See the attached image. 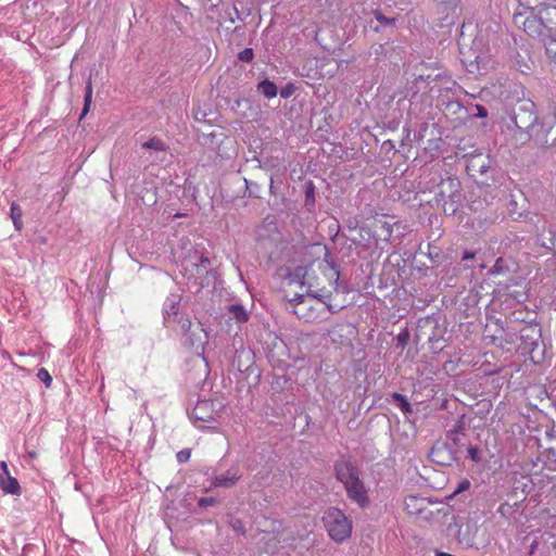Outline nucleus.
I'll return each mask as SVG.
<instances>
[{
  "label": "nucleus",
  "mask_w": 556,
  "mask_h": 556,
  "mask_svg": "<svg viewBox=\"0 0 556 556\" xmlns=\"http://www.w3.org/2000/svg\"><path fill=\"white\" fill-rule=\"evenodd\" d=\"M0 488L5 494L18 495L21 493L17 479L11 475L0 476Z\"/></svg>",
  "instance_id": "ddd939ff"
},
{
  "label": "nucleus",
  "mask_w": 556,
  "mask_h": 556,
  "mask_svg": "<svg viewBox=\"0 0 556 556\" xmlns=\"http://www.w3.org/2000/svg\"><path fill=\"white\" fill-rule=\"evenodd\" d=\"M288 306L300 320L312 324L329 318L330 314L338 312L342 306L333 303L332 299H324L318 294H307L294 291V296L287 300Z\"/></svg>",
  "instance_id": "f03ea898"
},
{
  "label": "nucleus",
  "mask_w": 556,
  "mask_h": 556,
  "mask_svg": "<svg viewBox=\"0 0 556 556\" xmlns=\"http://www.w3.org/2000/svg\"><path fill=\"white\" fill-rule=\"evenodd\" d=\"M397 340L404 341V338H401V336L397 337Z\"/></svg>",
  "instance_id": "58836bf2"
},
{
  "label": "nucleus",
  "mask_w": 556,
  "mask_h": 556,
  "mask_svg": "<svg viewBox=\"0 0 556 556\" xmlns=\"http://www.w3.org/2000/svg\"><path fill=\"white\" fill-rule=\"evenodd\" d=\"M460 182L457 178L447 177L446 179H442L438 186V191L435 192V204L438 206H442L445 213L448 211L451 214L455 213V203L457 202L455 198H458Z\"/></svg>",
  "instance_id": "39448f33"
},
{
  "label": "nucleus",
  "mask_w": 556,
  "mask_h": 556,
  "mask_svg": "<svg viewBox=\"0 0 556 556\" xmlns=\"http://www.w3.org/2000/svg\"><path fill=\"white\" fill-rule=\"evenodd\" d=\"M92 92H93V89H92L91 77H89L87 86H86V92H85V99H84V108H83V112H81L80 118H83L89 112V109H90V105H91V101H92Z\"/></svg>",
  "instance_id": "dca6fc26"
},
{
  "label": "nucleus",
  "mask_w": 556,
  "mask_h": 556,
  "mask_svg": "<svg viewBox=\"0 0 556 556\" xmlns=\"http://www.w3.org/2000/svg\"><path fill=\"white\" fill-rule=\"evenodd\" d=\"M294 92V86L292 84L287 85L285 88L280 90V96L283 99L289 98Z\"/></svg>",
  "instance_id": "cd10ccee"
},
{
  "label": "nucleus",
  "mask_w": 556,
  "mask_h": 556,
  "mask_svg": "<svg viewBox=\"0 0 556 556\" xmlns=\"http://www.w3.org/2000/svg\"><path fill=\"white\" fill-rule=\"evenodd\" d=\"M432 505L426 497H419L416 495H408L404 500V508L410 516H415L425 521H430L433 518V511L429 509Z\"/></svg>",
  "instance_id": "0eeeda50"
},
{
  "label": "nucleus",
  "mask_w": 556,
  "mask_h": 556,
  "mask_svg": "<svg viewBox=\"0 0 556 556\" xmlns=\"http://www.w3.org/2000/svg\"><path fill=\"white\" fill-rule=\"evenodd\" d=\"M0 468H1L2 472H3V476L11 475L7 462L2 460L0 463Z\"/></svg>",
  "instance_id": "473e14b6"
},
{
  "label": "nucleus",
  "mask_w": 556,
  "mask_h": 556,
  "mask_svg": "<svg viewBox=\"0 0 556 556\" xmlns=\"http://www.w3.org/2000/svg\"><path fill=\"white\" fill-rule=\"evenodd\" d=\"M544 46L547 56L552 60H556V37L546 40Z\"/></svg>",
  "instance_id": "412c9836"
},
{
  "label": "nucleus",
  "mask_w": 556,
  "mask_h": 556,
  "mask_svg": "<svg viewBox=\"0 0 556 556\" xmlns=\"http://www.w3.org/2000/svg\"><path fill=\"white\" fill-rule=\"evenodd\" d=\"M257 89L268 99L275 98L278 93L277 86L273 81L267 79L261 81L257 86Z\"/></svg>",
  "instance_id": "2eb2a0df"
},
{
  "label": "nucleus",
  "mask_w": 556,
  "mask_h": 556,
  "mask_svg": "<svg viewBox=\"0 0 556 556\" xmlns=\"http://www.w3.org/2000/svg\"><path fill=\"white\" fill-rule=\"evenodd\" d=\"M384 226H386V230H387V236L389 238L391 236V233H392V229H391V227L387 223H383V227Z\"/></svg>",
  "instance_id": "4c0bfd02"
},
{
  "label": "nucleus",
  "mask_w": 556,
  "mask_h": 556,
  "mask_svg": "<svg viewBox=\"0 0 556 556\" xmlns=\"http://www.w3.org/2000/svg\"><path fill=\"white\" fill-rule=\"evenodd\" d=\"M468 452H469V456H470V458L472 460H477L478 459V451H477V448L471 447V448H469Z\"/></svg>",
  "instance_id": "72a5a7b5"
},
{
  "label": "nucleus",
  "mask_w": 556,
  "mask_h": 556,
  "mask_svg": "<svg viewBox=\"0 0 556 556\" xmlns=\"http://www.w3.org/2000/svg\"><path fill=\"white\" fill-rule=\"evenodd\" d=\"M214 504H215V500L213 497H202L199 501L200 507H207V506H212Z\"/></svg>",
  "instance_id": "c85d7f7f"
},
{
  "label": "nucleus",
  "mask_w": 556,
  "mask_h": 556,
  "mask_svg": "<svg viewBox=\"0 0 556 556\" xmlns=\"http://www.w3.org/2000/svg\"><path fill=\"white\" fill-rule=\"evenodd\" d=\"M469 488H470V481L468 479H464L458 483V486L453 492V495H456L464 491H467Z\"/></svg>",
  "instance_id": "bb28decb"
},
{
  "label": "nucleus",
  "mask_w": 556,
  "mask_h": 556,
  "mask_svg": "<svg viewBox=\"0 0 556 556\" xmlns=\"http://www.w3.org/2000/svg\"><path fill=\"white\" fill-rule=\"evenodd\" d=\"M324 527L336 543H343L352 535L353 523L343 510L329 507L323 515Z\"/></svg>",
  "instance_id": "20e7f679"
},
{
  "label": "nucleus",
  "mask_w": 556,
  "mask_h": 556,
  "mask_svg": "<svg viewBox=\"0 0 556 556\" xmlns=\"http://www.w3.org/2000/svg\"><path fill=\"white\" fill-rule=\"evenodd\" d=\"M501 262H502V258H498V260L495 262V264H494V266H493V268H492V273H500V263H501Z\"/></svg>",
  "instance_id": "e433bc0d"
},
{
  "label": "nucleus",
  "mask_w": 556,
  "mask_h": 556,
  "mask_svg": "<svg viewBox=\"0 0 556 556\" xmlns=\"http://www.w3.org/2000/svg\"><path fill=\"white\" fill-rule=\"evenodd\" d=\"M177 309H178V303L177 302H173L172 305H170V308L166 311V314L168 316V318H170V315H177Z\"/></svg>",
  "instance_id": "7c9ffc66"
},
{
  "label": "nucleus",
  "mask_w": 556,
  "mask_h": 556,
  "mask_svg": "<svg viewBox=\"0 0 556 556\" xmlns=\"http://www.w3.org/2000/svg\"><path fill=\"white\" fill-rule=\"evenodd\" d=\"M443 446H434L432 450H431V456H432V459L437 463H441L443 464V462H441L439 459V456H440V453H441V450H442Z\"/></svg>",
  "instance_id": "c756f323"
},
{
  "label": "nucleus",
  "mask_w": 556,
  "mask_h": 556,
  "mask_svg": "<svg viewBox=\"0 0 556 556\" xmlns=\"http://www.w3.org/2000/svg\"><path fill=\"white\" fill-rule=\"evenodd\" d=\"M307 267L296 266L293 269L287 268L286 273L282 274V291L286 300L294 296V291L303 293L307 290Z\"/></svg>",
  "instance_id": "423d86ee"
},
{
  "label": "nucleus",
  "mask_w": 556,
  "mask_h": 556,
  "mask_svg": "<svg viewBox=\"0 0 556 556\" xmlns=\"http://www.w3.org/2000/svg\"><path fill=\"white\" fill-rule=\"evenodd\" d=\"M477 115L479 117H486L488 116V111L484 106L482 105H477Z\"/></svg>",
  "instance_id": "2f4dec72"
},
{
  "label": "nucleus",
  "mask_w": 556,
  "mask_h": 556,
  "mask_svg": "<svg viewBox=\"0 0 556 556\" xmlns=\"http://www.w3.org/2000/svg\"><path fill=\"white\" fill-rule=\"evenodd\" d=\"M397 340L404 341V338H401V336L397 337Z\"/></svg>",
  "instance_id": "ea45409f"
},
{
  "label": "nucleus",
  "mask_w": 556,
  "mask_h": 556,
  "mask_svg": "<svg viewBox=\"0 0 556 556\" xmlns=\"http://www.w3.org/2000/svg\"><path fill=\"white\" fill-rule=\"evenodd\" d=\"M230 312L232 313L233 317L238 321H247L248 320V313L245 309L240 305H231Z\"/></svg>",
  "instance_id": "aec40b11"
},
{
  "label": "nucleus",
  "mask_w": 556,
  "mask_h": 556,
  "mask_svg": "<svg viewBox=\"0 0 556 556\" xmlns=\"http://www.w3.org/2000/svg\"><path fill=\"white\" fill-rule=\"evenodd\" d=\"M375 18L383 25H393L395 23V18H389L382 14L380 10L374 11Z\"/></svg>",
  "instance_id": "5701e85b"
},
{
  "label": "nucleus",
  "mask_w": 556,
  "mask_h": 556,
  "mask_svg": "<svg viewBox=\"0 0 556 556\" xmlns=\"http://www.w3.org/2000/svg\"><path fill=\"white\" fill-rule=\"evenodd\" d=\"M327 256L326 247H319ZM307 292L318 294L324 299H333L338 293L339 270L326 257L313 261L307 266Z\"/></svg>",
  "instance_id": "7ed1b4c3"
},
{
  "label": "nucleus",
  "mask_w": 556,
  "mask_h": 556,
  "mask_svg": "<svg viewBox=\"0 0 556 556\" xmlns=\"http://www.w3.org/2000/svg\"><path fill=\"white\" fill-rule=\"evenodd\" d=\"M142 148L162 152H165L167 150L166 143L157 137H153L150 140L146 141L142 144Z\"/></svg>",
  "instance_id": "f3484780"
},
{
  "label": "nucleus",
  "mask_w": 556,
  "mask_h": 556,
  "mask_svg": "<svg viewBox=\"0 0 556 556\" xmlns=\"http://www.w3.org/2000/svg\"><path fill=\"white\" fill-rule=\"evenodd\" d=\"M463 62L466 65L468 72L477 73L479 75L485 74L491 63L489 56L486 55H477L473 60H471L470 56L464 55Z\"/></svg>",
  "instance_id": "f8f14e48"
},
{
  "label": "nucleus",
  "mask_w": 556,
  "mask_h": 556,
  "mask_svg": "<svg viewBox=\"0 0 556 556\" xmlns=\"http://www.w3.org/2000/svg\"><path fill=\"white\" fill-rule=\"evenodd\" d=\"M344 489L346 491L348 497L359 507L364 508L369 504L367 490L359 477L354 478V480L345 483Z\"/></svg>",
  "instance_id": "6e6552de"
},
{
  "label": "nucleus",
  "mask_w": 556,
  "mask_h": 556,
  "mask_svg": "<svg viewBox=\"0 0 556 556\" xmlns=\"http://www.w3.org/2000/svg\"><path fill=\"white\" fill-rule=\"evenodd\" d=\"M334 471L337 479L342 482L343 485L358 477L357 467L345 457H341L336 462Z\"/></svg>",
  "instance_id": "9d476101"
},
{
  "label": "nucleus",
  "mask_w": 556,
  "mask_h": 556,
  "mask_svg": "<svg viewBox=\"0 0 556 556\" xmlns=\"http://www.w3.org/2000/svg\"><path fill=\"white\" fill-rule=\"evenodd\" d=\"M37 378L45 383L47 388L51 387L52 377L49 371L45 368H40L37 372Z\"/></svg>",
  "instance_id": "4be33fe9"
},
{
  "label": "nucleus",
  "mask_w": 556,
  "mask_h": 556,
  "mask_svg": "<svg viewBox=\"0 0 556 556\" xmlns=\"http://www.w3.org/2000/svg\"><path fill=\"white\" fill-rule=\"evenodd\" d=\"M253 58H254V52H253V49H251V48H245L238 54V59L243 62H251L253 60Z\"/></svg>",
  "instance_id": "b1692460"
},
{
  "label": "nucleus",
  "mask_w": 556,
  "mask_h": 556,
  "mask_svg": "<svg viewBox=\"0 0 556 556\" xmlns=\"http://www.w3.org/2000/svg\"><path fill=\"white\" fill-rule=\"evenodd\" d=\"M533 109L534 104L532 102H526L520 104L515 111L514 122L519 129H528L535 124L536 115Z\"/></svg>",
  "instance_id": "1a4fd4ad"
},
{
  "label": "nucleus",
  "mask_w": 556,
  "mask_h": 556,
  "mask_svg": "<svg viewBox=\"0 0 556 556\" xmlns=\"http://www.w3.org/2000/svg\"><path fill=\"white\" fill-rule=\"evenodd\" d=\"M10 212H11V218L13 220L15 229L21 230L23 227V222H22V210H21L20 205L16 203H12Z\"/></svg>",
  "instance_id": "a211bd4d"
},
{
  "label": "nucleus",
  "mask_w": 556,
  "mask_h": 556,
  "mask_svg": "<svg viewBox=\"0 0 556 556\" xmlns=\"http://www.w3.org/2000/svg\"><path fill=\"white\" fill-rule=\"evenodd\" d=\"M191 456V451L189 448L181 450L177 453L176 457L180 464L187 463Z\"/></svg>",
  "instance_id": "a878e982"
},
{
  "label": "nucleus",
  "mask_w": 556,
  "mask_h": 556,
  "mask_svg": "<svg viewBox=\"0 0 556 556\" xmlns=\"http://www.w3.org/2000/svg\"><path fill=\"white\" fill-rule=\"evenodd\" d=\"M476 254L471 251H466L464 253L463 260H472L475 258Z\"/></svg>",
  "instance_id": "f704fd0d"
},
{
  "label": "nucleus",
  "mask_w": 556,
  "mask_h": 556,
  "mask_svg": "<svg viewBox=\"0 0 556 556\" xmlns=\"http://www.w3.org/2000/svg\"><path fill=\"white\" fill-rule=\"evenodd\" d=\"M181 327L185 330H189L191 328V321L189 319L181 321Z\"/></svg>",
  "instance_id": "c9c22d12"
},
{
  "label": "nucleus",
  "mask_w": 556,
  "mask_h": 556,
  "mask_svg": "<svg viewBox=\"0 0 556 556\" xmlns=\"http://www.w3.org/2000/svg\"><path fill=\"white\" fill-rule=\"evenodd\" d=\"M392 397L395 402L399 403V407L401 408L402 412H404V413L412 412V406L404 395H402L400 393H393Z\"/></svg>",
  "instance_id": "6ab92c4d"
},
{
  "label": "nucleus",
  "mask_w": 556,
  "mask_h": 556,
  "mask_svg": "<svg viewBox=\"0 0 556 556\" xmlns=\"http://www.w3.org/2000/svg\"><path fill=\"white\" fill-rule=\"evenodd\" d=\"M515 21L522 25L525 33L532 38L546 40L556 37V5L543 0H529L520 5Z\"/></svg>",
  "instance_id": "f257e3e1"
},
{
  "label": "nucleus",
  "mask_w": 556,
  "mask_h": 556,
  "mask_svg": "<svg viewBox=\"0 0 556 556\" xmlns=\"http://www.w3.org/2000/svg\"><path fill=\"white\" fill-rule=\"evenodd\" d=\"M230 527L232 528L233 531L238 532V533H241V534H244L245 533V528H244V525L243 522L238 519V518H232L230 520Z\"/></svg>",
  "instance_id": "393cba45"
},
{
  "label": "nucleus",
  "mask_w": 556,
  "mask_h": 556,
  "mask_svg": "<svg viewBox=\"0 0 556 556\" xmlns=\"http://www.w3.org/2000/svg\"><path fill=\"white\" fill-rule=\"evenodd\" d=\"M242 473L238 467H232L223 473L216 475L211 484L216 488H231L240 480Z\"/></svg>",
  "instance_id": "9b49d317"
},
{
  "label": "nucleus",
  "mask_w": 556,
  "mask_h": 556,
  "mask_svg": "<svg viewBox=\"0 0 556 556\" xmlns=\"http://www.w3.org/2000/svg\"><path fill=\"white\" fill-rule=\"evenodd\" d=\"M358 233L361 240L365 241L363 247L366 250H370L371 252H374L378 249L379 239L371 233V229L369 227H361Z\"/></svg>",
  "instance_id": "4468645a"
}]
</instances>
